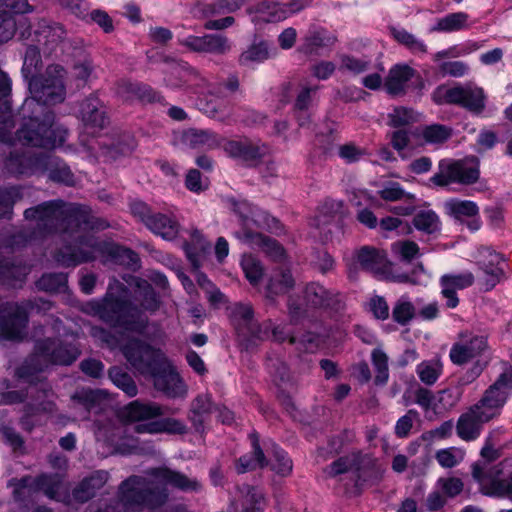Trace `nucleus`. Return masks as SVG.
Here are the masks:
<instances>
[{
  "mask_svg": "<svg viewBox=\"0 0 512 512\" xmlns=\"http://www.w3.org/2000/svg\"><path fill=\"white\" fill-rule=\"evenodd\" d=\"M24 217L35 222V238L60 234L64 245L55 251L54 259L64 267L92 262L107 251L106 243L88 231L104 230L109 224L86 206L50 200L26 209Z\"/></svg>",
  "mask_w": 512,
  "mask_h": 512,
  "instance_id": "obj_1",
  "label": "nucleus"
},
{
  "mask_svg": "<svg viewBox=\"0 0 512 512\" xmlns=\"http://www.w3.org/2000/svg\"><path fill=\"white\" fill-rule=\"evenodd\" d=\"M65 70L58 64L47 66L45 72L38 77H32L28 82L31 97L24 100L20 115L28 119L17 131V139L32 147L53 149L61 146L67 135V130L55 125V115L52 111L37 116L42 106L55 105L64 101L66 88L64 85Z\"/></svg>",
  "mask_w": 512,
  "mask_h": 512,
  "instance_id": "obj_2",
  "label": "nucleus"
},
{
  "mask_svg": "<svg viewBox=\"0 0 512 512\" xmlns=\"http://www.w3.org/2000/svg\"><path fill=\"white\" fill-rule=\"evenodd\" d=\"M167 485L186 493H199L203 489L197 478L167 467L146 471V476L131 475L123 480L117 490V503L103 507L90 506L85 512H142L154 510L169 500Z\"/></svg>",
  "mask_w": 512,
  "mask_h": 512,
  "instance_id": "obj_3",
  "label": "nucleus"
},
{
  "mask_svg": "<svg viewBox=\"0 0 512 512\" xmlns=\"http://www.w3.org/2000/svg\"><path fill=\"white\" fill-rule=\"evenodd\" d=\"M133 301L107 293L101 301H92L91 309L108 325L125 331L144 335L149 318L161 305V299L147 281L138 283Z\"/></svg>",
  "mask_w": 512,
  "mask_h": 512,
  "instance_id": "obj_4",
  "label": "nucleus"
},
{
  "mask_svg": "<svg viewBox=\"0 0 512 512\" xmlns=\"http://www.w3.org/2000/svg\"><path fill=\"white\" fill-rule=\"evenodd\" d=\"M80 355V350L73 343H64L55 339H44L36 342L34 352L17 368L16 375L20 379H29L50 365H71Z\"/></svg>",
  "mask_w": 512,
  "mask_h": 512,
  "instance_id": "obj_5",
  "label": "nucleus"
},
{
  "mask_svg": "<svg viewBox=\"0 0 512 512\" xmlns=\"http://www.w3.org/2000/svg\"><path fill=\"white\" fill-rule=\"evenodd\" d=\"M122 353L132 368L145 377H148L167 359L161 349L139 338L128 340L122 347Z\"/></svg>",
  "mask_w": 512,
  "mask_h": 512,
  "instance_id": "obj_6",
  "label": "nucleus"
},
{
  "mask_svg": "<svg viewBox=\"0 0 512 512\" xmlns=\"http://www.w3.org/2000/svg\"><path fill=\"white\" fill-rule=\"evenodd\" d=\"M512 390V368L507 367L484 392L482 398L474 406L482 412L484 420L497 417L505 405Z\"/></svg>",
  "mask_w": 512,
  "mask_h": 512,
  "instance_id": "obj_7",
  "label": "nucleus"
},
{
  "mask_svg": "<svg viewBox=\"0 0 512 512\" xmlns=\"http://www.w3.org/2000/svg\"><path fill=\"white\" fill-rule=\"evenodd\" d=\"M130 210L155 235L166 240L177 237L180 225L173 216L155 212L142 201H133Z\"/></svg>",
  "mask_w": 512,
  "mask_h": 512,
  "instance_id": "obj_8",
  "label": "nucleus"
},
{
  "mask_svg": "<svg viewBox=\"0 0 512 512\" xmlns=\"http://www.w3.org/2000/svg\"><path fill=\"white\" fill-rule=\"evenodd\" d=\"M478 179L477 164H470L464 160L442 159L438 164V172L430 178V182L437 187H447L452 183L470 185Z\"/></svg>",
  "mask_w": 512,
  "mask_h": 512,
  "instance_id": "obj_9",
  "label": "nucleus"
},
{
  "mask_svg": "<svg viewBox=\"0 0 512 512\" xmlns=\"http://www.w3.org/2000/svg\"><path fill=\"white\" fill-rule=\"evenodd\" d=\"M178 43L191 52L215 56L227 55L233 48L232 41L221 33L202 36L189 35L184 39H179Z\"/></svg>",
  "mask_w": 512,
  "mask_h": 512,
  "instance_id": "obj_10",
  "label": "nucleus"
},
{
  "mask_svg": "<svg viewBox=\"0 0 512 512\" xmlns=\"http://www.w3.org/2000/svg\"><path fill=\"white\" fill-rule=\"evenodd\" d=\"M485 94L482 88L466 84L446 89L443 100H435L437 103L459 105L470 112L480 114L485 109Z\"/></svg>",
  "mask_w": 512,
  "mask_h": 512,
  "instance_id": "obj_11",
  "label": "nucleus"
},
{
  "mask_svg": "<svg viewBox=\"0 0 512 512\" xmlns=\"http://www.w3.org/2000/svg\"><path fill=\"white\" fill-rule=\"evenodd\" d=\"M488 348L487 338L469 331L461 332L449 352L450 360L455 365H464L479 356Z\"/></svg>",
  "mask_w": 512,
  "mask_h": 512,
  "instance_id": "obj_12",
  "label": "nucleus"
},
{
  "mask_svg": "<svg viewBox=\"0 0 512 512\" xmlns=\"http://www.w3.org/2000/svg\"><path fill=\"white\" fill-rule=\"evenodd\" d=\"M48 164V156L45 153L14 150L4 160L3 170L11 175H30L46 168Z\"/></svg>",
  "mask_w": 512,
  "mask_h": 512,
  "instance_id": "obj_13",
  "label": "nucleus"
},
{
  "mask_svg": "<svg viewBox=\"0 0 512 512\" xmlns=\"http://www.w3.org/2000/svg\"><path fill=\"white\" fill-rule=\"evenodd\" d=\"M148 377L152 378L154 388L169 398L182 397L186 394L184 382L168 359Z\"/></svg>",
  "mask_w": 512,
  "mask_h": 512,
  "instance_id": "obj_14",
  "label": "nucleus"
},
{
  "mask_svg": "<svg viewBox=\"0 0 512 512\" xmlns=\"http://www.w3.org/2000/svg\"><path fill=\"white\" fill-rule=\"evenodd\" d=\"M307 6L301 0H292L288 4H280L272 0H262L256 6L249 7L247 12L255 14L258 20L265 22H279L290 15L300 12Z\"/></svg>",
  "mask_w": 512,
  "mask_h": 512,
  "instance_id": "obj_15",
  "label": "nucleus"
},
{
  "mask_svg": "<svg viewBox=\"0 0 512 512\" xmlns=\"http://www.w3.org/2000/svg\"><path fill=\"white\" fill-rule=\"evenodd\" d=\"M477 264L483 272L482 286L485 291L492 290L504 278V259L501 254L486 247L479 251Z\"/></svg>",
  "mask_w": 512,
  "mask_h": 512,
  "instance_id": "obj_16",
  "label": "nucleus"
},
{
  "mask_svg": "<svg viewBox=\"0 0 512 512\" xmlns=\"http://www.w3.org/2000/svg\"><path fill=\"white\" fill-rule=\"evenodd\" d=\"M226 154L246 166L256 165L265 155L266 148L248 138L225 140L222 144Z\"/></svg>",
  "mask_w": 512,
  "mask_h": 512,
  "instance_id": "obj_17",
  "label": "nucleus"
},
{
  "mask_svg": "<svg viewBox=\"0 0 512 512\" xmlns=\"http://www.w3.org/2000/svg\"><path fill=\"white\" fill-rule=\"evenodd\" d=\"M307 305L313 308H327L340 311L345 306V297L336 290L325 288L317 282L309 283L304 292Z\"/></svg>",
  "mask_w": 512,
  "mask_h": 512,
  "instance_id": "obj_18",
  "label": "nucleus"
},
{
  "mask_svg": "<svg viewBox=\"0 0 512 512\" xmlns=\"http://www.w3.org/2000/svg\"><path fill=\"white\" fill-rule=\"evenodd\" d=\"M79 117L89 128L103 129L108 123V117L103 102L91 94L80 103Z\"/></svg>",
  "mask_w": 512,
  "mask_h": 512,
  "instance_id": "obj_19",
  "label": "nucleus"
},
{
  "mask_svg": "<svg viewBox=\"0 0 512 512\" xmlns=\"http://www.w3.org/2000/svg\"><path fill=\"white\" fill-rule=\"evenodd\" d=\"M166 409L155 402H141L134 400L126 405L121 411V417L126 422L154 421L164 416Z\"/></svg>",
  "mask_w": 512,
  "mask_h": 512,
  "instance_id": "obj_20",
  "label": "nucleus"
},
{
  "mask_svg": "<svg viewBox=\"0 0 512 512\" xmlns=\"http://www.w3.org/2000/svg\"><path fill=\"white\" fill-rule=\"evenodd\" d=\"M355 259L360 267L374 275L386 273L389 261L383 250L372 246H363L355 252Z\"/></svg>",
  "mask_w": 512,
  "mask_h": 512,
  "instance_id": "obj_21",
  "label": "nucleus"
},
{
  "mask_svg": "<svg viewBox=\"0 0 512 512\" xmlns=\"http://www.w3.org/2000/svg\"><path fill=\"white\" fill-rule=\"evenodd\" d=\"M234 235L242 242L252 247L260 248L264 253H266L274 260H280L284 256L283 247L277 240L269 236L250 230H243L242 232L237 231Z\"/></svg>",
  "mask_w": 512,
  "mask_h": 512,
  "instance_id": "obj_22",
  "label": "nucleus"
},
{
  "mask_svg": "<svg viewBox=\"0 0 512 512\" xmlns=\"http://www.w3.org/2000/svg\"><path fill=\"white\" fill-rule=\"evenodd\" d=\"M482 412L474 405L463 413L456 424L457 435L464 441H473L480 436L482 426L490 420H484Z\"/></svg>",
  "mask_w": 512,
  "mask_h": 512,
  "instance_id": "obj_23",
  "label": "nucleus"
},
{
  "mask_svg": "<svg viewBox=\"0 0 512 512\" xmlns=\"http://www.w3.org/2000/svg\"><path fill=\"white\" fill-rule=\"evenodd\" d=\"M109 474L106 471L98 470L85 477L72 490V497L76 502L85 503L92 499L108 481Z\"/></svg>",
  "mask_w": 512,
  "mask_h": 512,
  "instance_id": "obj_24",
  "label": "nucleus"
},
{
  "mask_svg": "<svg viewBox=\"0 0 512 512\" xmlns=\"http://www.w3.org/2000/svg\"><path fill=\"white\" fill-rule=\"evenodd\" d=\"M66 32L58 23L50 24L46 21L39 23L35 31V38L39 46H42L44 53H52L63 42Z\"/></svg>",
  "mask_w": 512,
  "mask_h": 512,
  "instance_id": "obj_25",
  "label": "nucleus"
},
{
  "mask_svg": "<svg viewBox=\"0 0 512 512\" xmlns=\"http://www.w3.org/2000/svg\"><path fill=\"white\" fill-rule=\"evenodd\" d=\"M215 410L216 406L212 401V397L209 394H200L190 404L188 419L195 430L200 432L204 430L205 423Z\"/></svg>",
  "mask_w": 512,
  "mask_h": 512,
  "instance_id": "obj_26",
  "label": "nucleus"
},
{
  "mask_svg": "<svg viewBox=\"0 0 512 512\" xmlns=\"http://www.w3.org/2000/svg\"><path fill=\"white\" fill-rule=\"evenodd\" d=\"M249 437L251 440L252 451L251 453L242 455L237 459L235 469L238 474L255 470L258 467L263 468L267 465L264 452L260 447L259 435L256 432H253Z\"/></svg>",
  "mask_w": 512,
  "mask_h": 512,
  "instance_id": "obj_27",
  "label": "nucleus"
},
{
  "mask_svg": "<svg viewBox=\"0 0 512 512\" xmlns=\"http://www.w3.org/2000/svg\"><path fill=\"white\" fill-rule=\"evenodd\" d=\"M336 42V37L324 28L312 27L303 38L300 51L305 54H319L323 48L331 47Z\"/></svg>",
  "mask_w": 512,
  "mask_h": 512,
  "instance_id": "obj_28",
  "label": "nucleus"
},
{
  "mask_svg": "<svg viewBox=\"0 0 512 512\" xmlns=\"http://www.w3.org/2000/svg\"><path fill=\"white\" fill-rule=\"evenodd\" d=\"M137 433H168V434H185L187 431L184 423L175 418H160L147 423L137 424L134 428Z\"/></svg>",
  "mask_w": 512,
  "mask_h": 512,
  "instance_id": "obj_29",
  "label": "nucleus"
},
{
  "mask_svg": "<svg viewBox=\"0 0 512 512\" xmlns=\"http://www.w3.org/2000/svg\"><path fill=\"white\" fill-rule=\"evenodd\" d=\"M414 70L407 65L393 66L384 82V88L388 94L396 96L403 94L407 82L413 77Z\"/></svg>",
  "mask_w": 512,
  "mask_h": 512,
  "instance_id": "obj_30",
  "label": "nucleus"
},
{
  "mask_svg": "<svg viewBox=\"0 0 512 512\" xmlns=\"http://www.w3.org/2000/svg\"><path fill=\"white\" fill-rule=\"evenodd\" d=\"M383 471L377 464L359 455L355 469V486L362 488L367 485H374L382 479Z\"/></svg>",
  "mask_w": 512,
  "mask_h": 512,
  "instance_id": "obj_31",
  "label": "nucleus"
},
{
  "mask_svg": "<svg viewBox=\"0 0 512 512\" xmlns=\"http://www.w3.org/2000/svg\"><path fill=\"white\" fill-rule=\"evenodd\" d=\"M55 410L56 404L51 400L39 402L38 406L25 404L19 425L24 431L31 433L36 426L40 425L38 417L40 413H53Z\"/></svg>",
  "mask_w": 512,
  "mask_h": 512,
  "instance_id": "obj_32",
  "label": "nucleus"
},
{
  "mask_svg": "<svg viewBox=\"0 0 512 512\" xmlns=\"http://www.w3.org/2000/svg\"><path fill=\"white\" fill-rule=\"evenodd\" d=\"M176 74L179 77L178 81L169 80L168 85L174 88L187 87L194 90L204 88L207 85V80L200 72L187 63L180 64L176 68Z\"/></svg>",
  "mask_w": 512,
  "mask_h": 512,
  "instance_id": "obj_33",
  "label": "nucleus"
},
{
  "mask_svg": "<svg viewBox=\"0 0 512 512\" xmlns=\"http://www.w3.org/2000/svg\"><path fill=\"white\" fill-rule=\"evenodd\" d=\"M182 141L193 149L214 148L220 145L218 135L214 132L193 128L183 133Z\"/></svg>",
  "mask_w": 512,
  "mask_h": 512,
  "instance_id": "obj_34",
  "label": "nucleus"
},
{
  "mask_svg": "<svg viewBox=\"0 0 512 512\" xmlns=\"http://www.w3.org/2000/svg\"><path fill=\"white\" fill-rule=\"evenodd\" d=\"M237 494L240 499L236 503L241 505V512H263L265 500L258 489L244 484L237 487Z\"/></svg>",
  "mask_w": 512,
  "mask_h": 512,
  "instance_id": "obj_35",
  "label": "nucleus"
},
{
  "mask_svg": "<svg viewBox=\"0 0 512 512\" xmlns=\"http://www.w3.org/2000/svg\"><path fill=\"white\" fill-rule=\"evenodd\" d=\"M270 323L259 324L253 321L245 329H239V338L246 350L253 349L269 337Z\"/></svg>",
  "mask_w": 512,
  "mask_h": 512,
  "instance_id": "obj_36",
  "label": "nucleus"
},
{
  "mask_svg": "<svg viewBox=\"0 0 512 512\" xmlns=\"http://www.w3.org/2000/svg\"><path fill=\"white\" fill-rule=\"evenodd\" d=\"M443 373V363L439 357L424 360L416 366V374L420 381L427 385H434Z\"/></svg>",
  "mask_w": 512,
  "mask_h": 512,
  "instance_id": "obj_37",
  "label": "nucleus"
},
{
  "mask_svg": "<svg viewBox=\"0 0 512 512\" xmlns=\"http://www.w3.org/2000/svg\"><path fill=\"white\" fill-rule=\"evenodd\" d=\"M295 281L288 269H280L273 273L267 286V296L273 298L276 295L287 293L294 287Z\"/></svg>",
  "mask_w": 512,
  "mask_h": 512,
  "instance_id": "obj_38",
  "label": "nucleus"
},
{
  "mask_svg": "<svg viewBox=\"0 0 512 512\" xmlns=\"http://www.w3.org/2000/svg\"><path fill=\"white\" fill-rule=\"evenodd\" d=\"M99 393L91 389L77 391L72 396L73 407L80 411L79 417L89 419L90 412L97 406Z\"/></svg>",
  "mask_w": 512,
  "mask_h": 512,
  "instance_id": "obj_39",
  "label": "nucleus"
},
{
  "mask_svg": "<svg viewBox=\"0 0 512 512\" xmlns=\"http://www.w3.org/2000/svg\"><path fill=\"white\" fill-rule=\"evenodd\" d=\"M416 315V307L406 295L396 300L391 311L392 320L400 326L408 325Z\"/></svg>",
  "mask_w": 512,
  "mask_h": 512,
  "instance_id": "obj_40",
  "label": "nucleus"
},
{
  "mask_svg": "<svg viewBox=\"0 0 512 512\" xmlns=\"http://www.w3.org/2000/svg\"><path fill=\"white\" fill-rule=\"evenodd\" d=\"M414 227L426 234H435L441 230V221L439 216L430 209L417 212L412 221Z\"/></svg>",
  "mask_w": 512,
  "mask_h": 512,
  "instance_id": "obj_41",
  "label": "nucleus"
},
{
  "mask_svg": "<svg viewBox=\"0 0 512 512\" xmlns=\"http://www.w3.org/2000/svg\"><path fill=\"white\" fill-rule=\"evenodd\" d=\"M42 59L39 47L36 45H29L26 48L22 66V75L26 81L32 77H38L42 69Z\"/></svg>",
  "mask_w": 512,
  "mask_h": 512,
  "instance_id": "obj_42",
  "label": "nucleus"
},
{
  "mask_svg": "<svg viewBox=\"0 0 512 512\" xmlns=\"http://www.w3.org/2000/svg\"><path fill=\"white\" fill-rule=\"evenodd\" d=\"M445 209L448 215L460 221L464 217H476L479 213L477 204L469 200L450 199L445 202Z\"/></svg>",
  "mask_w": 512,
  "mask_h": 512,
  "instance_id": "obj_43",
  "label": "nucleus"
},
{
  "mask_svg": "<svg viewBox=\"0 0 512 512\" xmlns=\"http://www.w3.org/2000/svg\"><path fill=\"white\" fill-rule=\"evenodd\" d=\"M377 194L381 199L389 202L395 201H415V196L406 192L400 183L396 181H385L381 184Z\"/></svg>",
  "mask_w": 512,
  "mask_h": 512,
  "instance_id": "obj_44",
  "label": "nucleus"
},
{
  "mask_svg": "<svg viewBox=\"0 0 512 512\" xmlns=\"http://www.w3.org/2000/svg\"><path fill=\"white\" fill-rule=\"evenodd\" d=\"M62 483V477L58 473L41 474L33 481V487L37 491H42L47 497L55 499L59 494Z\"/></svg>",
  "mask_w": 512,
  "mask_h": 512,
  "instance_id": "obj_45",
  "label": "nucleus"
},
{
  "mask_svg": "<svg viewBox=\"0 0 512 512\" xmlns=\"http://www.w3.org/2000/svg\"><path fill=\"white\" fill-rule=\"evenodd\" d=\"M103 145L107 149V154L115 158L119 155L130 154L134 150L136 142L130 133L124 132L117 135L110 143H103Z\"/></svg>",
  "mask_w": 512,
  "mask_h": 512,
  "instance_id": "obj_46",
  "label": "nucleus"
},
{
  "mask_svg": "<svg viewBox=\"0 0 512 512\" xmlns=\"http://www.w3.org/2000/svg\"><path fill=\"white\" fill-rule=\"evenodd\" d=\"M468 18V14L464 12L450 13L440 18L432 31L453 32L465 29L468 27Z\"/></svg>",
  "mask_w": 512,
  "mask_h": 512,
  "instance_id": "obj_47",
  "label": "nucleus"
},
{
  "mask_svg": "<svg viewBox=\"0 0 512 512\" xmlns=\"http://www.w3.org/2000/svg\"><path fill=\"white\" fill-rule=\"evenodd\" d=\"M108 375L115 386L121 389L127 396L134 397L138 388L133 378L120 367L114 366L109 369Z\"/></svg>",
  "mask_w": 512,
  "mask_h": 512,
  "instance_id": "obj_48",
  "label": "nucleus"
},
{
  "mask_svg": "<svg viewBox=\"0 0 512 512\" xmlns=\"http://www.w3.org/2000/svg\"><path fill=\"white\" fill-rule=\"evenodd\" d=\"M20 199H22L20 187L0 188V218L10 219L13 214V206Z\"/></svg>",
  "mask_w": 512,
  "mask_h": 512,
  "instance_id": "obj_49",
  "label": "nucleus"
},
{
  "mask_svg": "<svg viewBox=\"0 0 512 512\" xmlns=\"http://www.w3.org/2000/svg\"><path fill=\"white\" fill-rule=\"evenodd\" d=\"M39 290L45 292H61L67 286V274L59 273H46L36 282Z\"/></svg>",
  "mask_w": 512,
  "mask_h": 512,
  "instance_id": "obj_50",
  "label": "nucleus"
},
{
  "mask_svg": "<svg viewBox=\"0 0 512 512\" xmlns=\"http://www.w3.org/2000/svg\"><path fill=\"white\" fill-rule=\"evenodd\" d=\"M392 35L398 43L404 45L414 54H425L427 52L426 44L405 29L393 28Z\"/></svg>",
  "mask_w": 512,
  "mask_h": 512,
  "instance_id": "obj_51",
  "label": "nucleus"
},
{
  "mask_svg": "<svg viewBox=\"0 0 512 512\" xmlns=\"http://www.w3.org/2000/svg\"><path fill=\"white\" fill-rule=\"evenodd\" d=\"M26 398L30 399L27 404H34L35 406H38L39 402L46 400H51L55 403V393L51 386L44 381H39L35 385H29L26 390Z\"/></svg>",
  "mask_w": 512,
  "mask_h": 512,
  "instance_id": "obj_52",
  "label": "nucleus"
},
{
  "mask_svg": "<svg viewBox=\"0 0 512 512\" xmlns=\"http://www.w3.org/2000/svg\"><path fill=\"white\" fill-rule=\"evenodd\" d=\"M421 135L427 143L441 144L452 135V128L442 124L427 125L422 129Z\"/></svg>",
  "mask_w": 512,
  "mask_h": 512,
  "instance_id": "obj_53",
  "label": "nucleus"
},
{
  "mask_svg": "<svg viewBox=\"0 0 512 512\" xmlns=\"http://www.w3.org/2000/svg\"><path fill=\"white\" fill-rule=\"evenodd\" d=\"M52 165L49 171V178L57 183H62L67 186H73L75 184V177L70 167L58 160L54 159L50 162Z\"/></svg>",
  "mask_w": 512,
  "mask_h": 512,
  "instance_id": "obj_54",
  "label": "nucleus"
},
{
  "mask_svg": "<svg viewBox=\"0 0 512 512\" xmlns=\"http://www.w3.org/2000/svg\"><path fill=\"white\" fill-rule=\"evenodd\" d=\"M247 0H214L203 7L206 16L231 13L239 9Z\"/></svg>",
  "mask_w": 512,
  "mask_h": 512,
  "instance_id": "obj_55",
  "label": "nucleus"
},
{
  "mask_svg": "<svg viewBox=\"0 0 512 512\" xmlns=\"http://www.w3.org/2000/svg\"><path fill=\"white\" fill-rule=\"evenodd\" d=\"M358 457L359 454H351L340 457L332 462L325 471L330 477H336L349 471H353L355 473Z\"/></svg>",
  "mask_w": 512,
  "mask_h": 512,
  "instance_id": "obj_56",
  "label": "nucleus"
},
{
  "mask_svg": "<svg viewBox=\"0 0 512 512\" xmlns=\"http://www.w3.org/2000/svg\"><path fill=\"white\" fill-rule=\"evenodd\" d=\"M269 58L268 44L264 41L252 44L239 57L241 65H247L251 62H262Z\"/></svg>",
  "mask_w": 512,
  "mask_h": 512,
  "instance_id": "obj_57",
  "label": "nucleus"
},
{
  "mask_svg": "<svg viewBox=\"0 0 512 512\" xmlns=\"http://www.w3.org/2000/svg\"><path fill=\"white\" fill-rule=\"evenodd\" d=\"M253 309L249 304L237 303L231 309V317L236 326L237 333L239 334V329H245L249 324H251L253 319Z\"/></svg>",
  "mask_w": 512,
  "mask_h": 512,
  "instance_id": "obj_58",
  "label": "nucleus"
},
{
  "mask_svg": "<svg viewBox=\"0 0 512 512\" xmlns=\"http://www.w3.org/2000/svg\"><path fill=\"white\" fill-rule=\"evenodd\" d=\"M241 266L250 284L257 285L263 276V267L260 261L252 255H245L241 260Z\"/></svg>",
  "mask_w": 512,
  "mask_h": 512,
  "instance_id": "obj_59",
  "label": "nucleus"
},
{
  "mask_svg": "<svg viewBox=\"0 0 512 512\" xmlns=\"http://www.w3.org/2000/svg\"><path fill=\"white\" fill-rule=\"evenodd\" d=\"M0 432L3 436L4 442L11 447L14 453L21 455L25 453V441L14 427L4 425L0 428Z\"/></svg>",
  "mask_w": 512,
  "mask_h": 512,
  "instance_id": "obj_60",
  "label": "nucleus"
},
{
  "mask_svg": "<svg viewBox=\"0 0 512 512\" xmlns=\"http://www.w3.org/2000/svg\"><path fill=\"white\" fill-rule=\"evenodd\" d=\"M271 446L273 453L272 469L282 476L288 475L292 471V460L288 457L287 453L275 443H271Z\"/></svg>",
  "mask_w": 512,
  "mask_h": 512,
  "instance_id": "obj_61",
  "label": "nucleus"
},
{
  "mask_svg": "<svg viewBox=\"0 0 512 512\" xmlns=\"http://www.w3.org/2000/svg\"><path fill=\"white\" fill-rule=\"evenodd\" d=\"M370 61L365 58H356L355 56L343 54L340 56V70L348 71L354 75L361 74L368 70Z\"/></svg>",
  "mask_w": 512,
  "mask_h": 512,
  "instance_id": "obj_62",
  "label": "nucleus"
},
{
  "mask_svg": "<svg viewBox=\"0 0 512 512\" xmlns=\"http://www.w3.org/2000/svg\"><path fill=\"white\" fill-rule=\"evenodd\" d=\"M392 251L402 261L410 262L419 254V246L416 242L410 240L398 241L392 244Z\"/></svg>",
  "mask_w": 512,
  "mask_h": 512,
  "instance_id": "obj_63",
  "label": "nucleus"
},
{
  "mask_svg": "<svg viewBox=\"0 0 512 512\" xmlns=\"http://www.w3.org/2000/svg\"><path fill=\"white\" fill-rule=\"evenodd\" d=\"M389 124L395 128L403 127L415 122L414 111L406 107H397L389 114Z\"/></svg>",
  "mask_w": 512,
  "mask_h": 512,
  "instance_id": "obj_64",
  "label": "nucleus"
}]
</instances>
